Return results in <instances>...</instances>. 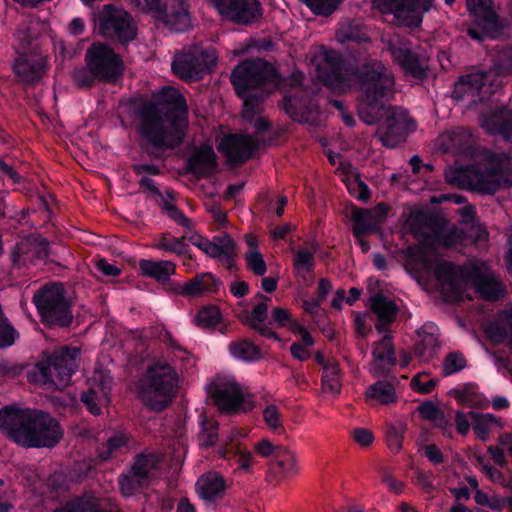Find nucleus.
I'll return each instance as SVG.
<instances>
[{
  "instance_id": "f257e3e1",
  "label": "nucleus",
  "mask_w": 512,
  "mask_h": 512,
  "mask_svg": "<svg viewBox=\"0 0 512 512\" xmlns=\"http://www.w3.org/2000/svg\"><path fill=\"white\" fill-rule=\"evenodd\" d=\"M315 78L335 93L359 89L358 115L366 124H374L383 117L377 130L383 145L393 148L402 143L416 129L406 111L386 106L394 95L395 80L392 72L378 60H369L358 70L346 67L338 53L318 47L311 59Z\"/></svg>"
},
{
  "instance_id": "4d7b16f0",
  "label": "nucleus",
  "mask_w": 512,
  "mask_h": 512,
  "mask_svg": "<svg viewBox=\"0 0 512 512\" xmlns=\"http://www.w3.org/2000/svg\"><path fill=\"white\" fill-rule=\"evenodd\" d=\"M466 366V359L460 352H451L447 354L442 364V373L449 376L458 373Z\"/></svg>"
},
{
  "instance_id": "e2e57ef3",
  "label": "nucleus",
  "mask_w": 512,
  "mask_h": 512,
  "mask_svg": "<svg viewBox=\"0 0 512 512\" xmlns=\"http://www.w3.org/2000/svg\"><path fill=\"white\" fill-rule=\"evenodd\" d=\"M17 337V332L3 316L0 321V347L11 346Z\"/></svg>"
},
{
  "instance_id": "5701e85b",
  "label": "nucleus",
  "mask_w": 512,
  "mask_h": 512,
  "mask_svg": "<svg viewBox=\"0 0 512 512\" xmlns=\"http://www.w3.org/2000/svg\"><path fill=\"white\" fill-rule=\"evenodd\" d=\"M47 256V243L38 236L31 235L21 239L12 252V263L15 267L21 268L32 263L35 259Z\"/></svg>"
},
{
  "instance_id": "cd10ccee",
  "label": "nucleus",
  "mask_w": 512,
  "mask_h": 512,
  "mask_svg": "<svg viewBox=\"0 0 512 512\" xmlns=\"http://www.w3.org/2000/svg\"><path fill=\"white\" fill-rule=\"evenodd\" d=\"M239 435L238 431L232 430L227 437V441L223 447H220L218 453L222 458H236L238 469L249 472L253 466L254 458L250 451L242 449L238 444H234L236 437Z\"/></svg>"
},
{
  "instance_id": "7ed1b4c3",
  "label": "nucleus",
  "mask_w": 512,
  "mask_h": 512,
  "mask_svg": "<svg viewBox=\"0 0 512 512\" xmlns=\"http://www.w3.org/2000/svg\"><path fill=\"white\" fill-rule=\"evenodd\" d=\"M405 226L419 240V245L408 248L406 268L420 280L435 276L436 267L446 261H440L437 249L439 246L455 247L475 242L469 238V232L463 227H454L446 232L431 234L427 216L422 212H412Z\"/></svg>"
},
{
  "instance_id": "774afa93",
  "label": "nucleus",
  "mask_w": 512,
  "mask_h": 512,
  "mask_svg": "<svg viewBox=\"0 0 512 512\" xmlns=\"http://www.w3.org/2000/svg\"><path fill=\"white\" fill-rule=\"evenodd\" d=\"M279 448H282V446H274L268 439H261L254 444V451L264 458L273 456L274 459Z\"/></svg>"
},
{
  "instance_id": "a878e982",
  "label": "nucleus",
  "mask_w": 512,
  "mask_h": 512,
  "mask_svg": "<svg viewBox=\"0 0 512 512\" xmlns=\"http://www.w3.org/2000/svg\"><path fill=\"white\" fill-rule=\"evenodd\" d=\"M396 358L394 354L391 337L385 335L377 342L373 349V361L370 371L374 376H381L386 369L395 364Z\"/></svg>"
},
{
  "instance_id": "5fc2aeb1",
  "label": "nucleus",
  "mask_w": 512,
  "mask_h": 512,
  "mask_svg": "<svg viewBox=\"0 0 512 512\" xmlns=\"http://www.w3.org/2000/svg\"><path fill=\"white\" fill-rule=\"evenodd\" d=\"M200 423L201 431L198 435L200 446H212L216 442L218 437L217 423L212 419H207L205 416H202V420Z\"/></svg>"
},
{
  "instance_id": "0eeeda50",
  "label": "nucleus",
  "mask_w": 512,
  "mask_h": 512,
  "mask_svg": "<svg viewBox=\"0 0 512 512\" xmlns=\"http://www.w3.org/2000/svg\"><path fill=\"white\" fill-rule=\"evenodd\" d=\"M231 82L237 95L244 102V116L249 118L260 110V98L270 92L268 86H275L277 76L274 68L262 59L246 60L231 74Z\"/></svg>"
},
{
  "instance_id": "338daca9",
  "label": "nucleus",
  "mask_w": 512,
  "mask_h": 512,
  "mask_svg": "<svg viewBox=\"0 0 512 512\" xmlns=\"http://www.w3.org/2000/svg\"><path fill=\"white\" fill-rule=\"evenodd\" d=\"M415 484L427 494H430L434 491L435 486L433 483V476L430 472H425L422 470H417L415 472Z\"/></svg>"
},
{
  "instance_id": "9d476101",
  "label": "nucleus",
  "mask_w": 512,
  "mask_h": 512,
  "mask_svg": "<svg viewBox=\"0 0 512 512\" xmlns=\"http://www.w3.org/2000/svg\"><path fill=\"white\" fill-rule=\"evenodd\" d=\"M498 61L499 63L485 74L475 72L462 76L454 86L453 96L463 99L474 98L482 90H485V93H492L494 87H498L501 83L496 77L512 74V49H505L498 56Z\"/></svg>"
},
{
  "instance_id": "393cba45",
  "label": "nucleus",
  "mask_w": 512,
  "mask_h": 512,
  "mask_svg": "<svg viewBox=\"0 0 512 512\" xmlns=\"http://www.w3.org/2000/svg\"><path fill=\"white\" fill-rule=\"evenodd\" d=\"M482 127L490 134L501 135L512 141V111L504 108L495 109L482 118Z\"/></svg>"
},
{
  "instance_id": "b1692460",
  "label": "nucleus",
  "mask_w": 512,
  "mask_h": 512,
  "mask_svg": "<svg viewBox=\"0 0 512 512\" xmlns=\"http://www.w3.org/2000/svg\"><path fill=\"white\" fill-rule=\"evenodd\" d=\"M388 207L380 203L374 209H355L352 213L353 234L357 239L374 232L384 221Z\"/></svg>"
},
{
  "instance_id": "9b49d317",
  "label": "nucleus",
  "mask_w": 512,
  "mask_h": 512,
  "mask_svg": "<svg viewBox=\"0 0 512 512\" xmlns=\"http://www.w3.org/2000/svg\"><path fill=\"white\" fill-rule=\"evenodd\" d=\"M207 392L222 411L240 413L253 408V399L234 375H216L207 387Z\"/></svg>"
},
{
  "instance_id": "412c9836",
  "label": "nucleus",
  "mask_w": 512,
  "mask_h": 512,
  "mask_svg": "<svg viewBox=\"0 0 512 512\" xmlns=\"http://www.w3.org/2000/svg\"><path fill=\"white\" fill-rule=\"evenodd\" d=\"M389 50L394 61L403 69L405 74L414 78L425 75V64L410 48V43L399 35H393L389 40Z\"/></svg>"
},
{
  "instance_id": "ddd939ff",
  "label": "nucleus",
  "mask_w": 512,
  "mask_h": 512,
  "mask_svg": "<svg viewBox=\"0 0 512 512\" xmlns=\"http://www.w3.org/2000/svg\"><path fill=\"white\" fill-rule=\"evenodd\" d=\"M33 302L45 324L68 326L71 323L72 313L61 284L54 283L43 287L34 295Z\"/></svg>"
},
{
  "instance_id": "f3484780",
  "label": "nucleus",
  "mask_w": 512,
  "mask_h": 512,
  "mask_svg": "<svg viewBox=\"0 0 512 512\" xmlns=\"http://www.w3.org/2000/svg\"><path fill=\"white\" fill-rule=\"evenodd\" d=\"M135 7L154 13L174 31H184L191 23L186 0H172L167 10L162 9L161 0H129Z\"/></svg>"
},
{
  "instance_id": "49530a36",
  "label": "nucleus",
  "mask_w": 512,
  "mask_h": 512,
  "mask_svg": "<svg viewBox=\"0 0 512 512\" xmlns=\"http://www.w3.org/2000/svg\"><path fill=\"white\" fill-rule=\"evenodd\" d=\"M491 0H467L468 10L485 26L496 25V15L490 7Z\"/></svg>"
},
{
  "instance_id": "de8ad7c7",
  "label": "nucleus",
  "mask_w": 512,
  "mask_h": 512,
  "mask_svg": "<svg viewBox=\"0 0 512 512\" xmlns=\"http://www.w3.org/2000/svg\"><path fill=\"white\" fill-rule=\"evenodd\" d=\"M54 512H103L99 507L98 499L93 496H84L67 502Z\"/></svg>"
},
{
  "instance_id": "09e8293b",
  "label": "nucleus",
  "mask_w": 512,
  "mask_h": 512,
  "mask_svg": "<svg viewBox=\"0 0 512 512\" xmlns=\"http://www.w3.org/2000/svg\"><path fill=\"white\" fill-rule=\"evenodd\" d=\"M453 395L460 405L466 407H480L485 408L488 406V402L477 393L476 389L472 385H467L460 389H455Z\"/></svg>"
},
{
  "instance_id": "13d9d810",
  "label": "nucleus",
  "mask_w": 512,
  "mask_h": 512,
  "mask_svg": "<svg viewBox=\"0 0 512 512\" xmlns=\"http://www.w3.org/2000/svg\"><path fill=\"white\" fill-rule=\"evenodd\" d=\"M474 500L480 506H486L495 511L503 510L504 497L496 493L488 495L481 489H477L474 494Z\"/></svg>"
},
{
  "instance_id": "1a4fd4ad",
  "label": "nucleus",
  "mask_w": 512,
  "mask_h": 512,
  "mask_svg": "<svg viewBox=\"0 0 512 512\" xmlns=\"http://www.w3.org/2000/svg\"><path fill=\"white\" fill-rule=\"evenodd\" d=\"M40 25L35 18H25L14 34L17 41L16 50L22 54L14 64V71L25 82L40 79L46 69L47 61L42 53H26L31 41L38 37Z\"/></svg>"
},
{
  "instance_id": "ea45409f",
  "label": "nucleus",
  "mask_w": 512,
  "mask_h": 512,
  "mask_svg": "<svg viewBox=\"0 0 512 512\" xmlns=\"http://www.w3.org/2000/svg\"><path fill=\"white\" fill-rule=\"evenodd\" d=\"M341 370L335 361H328L323 368L322 389L325 393L338 395L341 391Z\"/></svg>"
},
{
  "instance_id": "a211bd4d",
  "label": "nucleus",
  "mask_w": 512,
  "mask_h": 512,
  "mask_svg": "<svg viewBox=\"0 0 512 512\" xmlns=\"http://www.w3.org/2000/svg\"><path fill=\"white\" fill-rule=\"evenodd\" d=\"M99 33L107 38H116L120 42L132 40L136 35L135 25L130 15L121 8L106 5L97 21Z\"/></svg>"
},
{
  "instance_id": "72a5a7b5",
  "label": "nucleus",
  "mask_w": 512,
  "mask_h": 512,
  "mask_svg": "<svg viewBox=\"0 0 512 512\" xmlns=\"http://www.w3.org/2000/svg\"><path fill=\"white\" fill-rule=\"evenodd\" d=\"M370 308L377 315L381 324L376 325V328L382 332L384 325L394 321L397 313V305L388 297L381 294H375L370 299Z\"/></svg>"
},
{
  "instance_id": "c756f323",
  "label": "nucleus",
  "mask_w": 512,
  "mask_h": 512,
  "mask_svg": "<svg viewBox=\"0 0 512 512\" xmlns=\"http://www.w3.org/2000/svg\"><path fill=\"white\" fill-rule=\"evenodd\" d=\"M139 269L144 276L153 278L159 283H166L171 275L175 274L176 264L168 260L141 259Z\"/></svg>"
},
{
  "instance_id": "bf43d9fd",
  "label": "nucleus",
  "mask_w": 512,
  "mask_h": 512,
  "mask_svg": "<svg viewBox=\"0 0 512 512\" xmlns=\"http://www.w3.org/2000/svg\"><path fill=\"white\" fill-rule=\"evenodd\" d=\"M316 15L328 16L337 8L340 0H300Z\"/></svg>"
},
{
  "instance_id": "2eb2a0df",
  "label": "nucleus",
  "mask_w": 512,
  "mask_h": 512,
  "mask_svg": "<svg viewBox=\"0 0 512 512\" xmlns=\"http://www.w3.org/2000/svg\"><path fill=\"white\" fill-rule=\"evenodd\" d=\"M373 6L382 14L392 15L399 25L418 27L432 0H373Z\"/></svg>"
},
{
  "instance_id": "0e129e2a",
  "label": "nucleus",
  "mask_w": 512,
  "mask_h": 512,
  "mask_svg": "<svg viewBox=\"0 0 512 512\" xmlns=\"http://www.w3.org/2000/svg\"><path fill=\"white\" fill-rule=\"evenodd\" d=\"M73 79L80 87L91 86L98 77L87 66L86 68L75 69L73 72Z\"/></svg>"
},
{
  "instance_id": "473e14b6",
  "label": "nucleus",
  "mask_w": 512,
  "mask_h": 512,
  "mask_svg": "<svg viewBox=\"0 0 512 512\" xmlns=\"http://www.w3.org/2000/svg\"><path fill=\"white\" fill-rule=\"evenodd\" d=\"M486 332L494 342H503L507 339L512 351V308L503 311L494 322L488 325Z\"/></svg>"
},
{
  "instance_id": "aec40b11",
  "label": "nucleus",
  "mask_w": 512,
  "mask_h": 512,
  "mask_svg": "<svg viewBox=\"0 0 512 512\" xmlns=\"http://www.w3.org/2000/svg\"><path fill=\"white\" fill-rule=\"evenodd\" d=\"M207 2L220 16L238 24H250L262 16V8L258 0H207Z\"/></svg>"
},
{
  "instance_id": "c9c22d12",
  "label": "nucleus",
  "mask_w": 512,
  "mask_h": 512,
  "mask_svg": "<svg viewBox=\"0 0 512 512\" xmlns=\"http://www.w3.org/2000/svg\"><path fill=\"white\" fill-rule=\"evenodd\" d=\"M270 468L279 473L281 477L294 476L298 472L295 454L285 447L279 448L270 463Z\"/></svg>"
},
{
  "instance_id": "a18cd8bd",
  "label": "nucleus",
  "mask_w": 512,
  "mask_h": 512,
  "mask_svg": "<svg viewBox=\"0 0 512 512\" xmlns=\"http://www.w3.org/2000/svg\"><path fill=\"white\" fill-rule=\"evenodd\" d=\"M129 437L126 433L118 431L108 437L106 443L99 448V456L106 460L122 452L128 445Z\"/></svg>"
},
{
  "instance_id": "20e7f679",
  "label": "nucleus",
  "mask_w": 512,
  "mask_h": 512,
  "mask_svg": "<svg viewBox=\"0 0 512 512\" xmlns=\"http://www.w3.org/2000/svg\"><path fill=\"white\" fill-rule=\"evenodd\" d=\"M0 429L23 447H53L63 435L59 423L49 414L15 406L0 409Z\"/></svg>"
},
{
  "instance_id": "8fccbe9b",
  "label": "nucleus",
  "mask_w": 512,
  "mask_h": 512,
  "mask_svg": "<svg viewBox=\"0 0 512 512\" xmlns=\"http://www.w3.org/2000/svg\"><path fill=\"white\" fill-rule=\"evenodd\" d=\"M263 420L268 429L276 434H282L284 427L282 424V412L275 404H269L263 410Z\"/></svg>"
},
{
  "instance_id": "f704fd0d",
  "label": "nucleus",
  "mask_w": 512,
  "mask_h": 512,
  "mask_svg": "<svg viewBox=\"0 0 512 512\" xmlns=\"http://www.w3.org/2000/svg\"><path fill=\"white\" fill-rule=\"evenodd\" d=\"M196 489L200 498L212 501L221 496L224 490V481L216 473H207L198 479Z\"/></svg>"
},
{
  "instance_id": "f03ea898",
  "label": "nucleus",
  "mask_w": 512,
  "mask_h": 512,
  "mask_svg": "<svg viewBox=\"0 0 512 512\" xmlns=\"http://www.w3.org/2000/svg\"><path fill=\"white\" fill-rule=\"evenodd\" d=\"M165 104L134 102L132 108L140 122V133L157 148L178 145L187 125V105L184 97L174 88L163 89Z\"/></svg>"
},
{
  "instance_id": "dca6fc26",
  "label": "nucleus",
  "mask_w": 512,
  "mask_h": 512,
  "mask_svg": "<svg viewBox=\"0 0 512 512\" xmlns=\"http://www.w3.org/2000/svg\"><path fill=\"white\" fill-rule=\"evenodd\" d=\"M188 240L192 245L199 248L210 258L217 260L225 268L231 270L235 267L238 248L234 239L229 234L223 233L208 239L199 233L193 232L188 236Z\"/></svg>"
},
{
  "instance_id": "3c124183",
  "label": "nucleus",
  "mask_w": 512,
  "mask_h": 512,
  "mask_svg": "<svg viewBox=\"0 0 512 512\" xmlns=\"http://www.w3.org/2000/svg\"><path fill=\"white\" fill-rule=\"evenodd\" d=\"M118 482L124 496H132L146 486V482L137 477L131 469L127 474L121 475Z\"/></svg>"
},
{
  "instance_id": "4468645a",
  "label": "nucleus",
  "mask_w": 512,
  "mask_h": 512,
  "mask_svg": "<svg viewBox=\"0 0 512 512\" xmlns=\"http://www.w3.org/2000/svg\"><path fill=\"white\" fill-rule=\"evenodd\" d=\"M216 56L212 49L194 46L175 55L172 70L183 80H197L215 64Z\"/></svg>"
},
{
  "instance_id": "58836bf2",
  "label": "nucleus",
  "mask_w": 512,
  "mask_h": 512,
  "mask_svg": "<svg viewBox=\"0 0 512 512\" xmlns=\"http://www.w3.org/2000/svg\"><path fill=\"white\" fill-rule=\"evenodd\" d=\"M461 227L469 232V238L475 242L486 241L487 231L475 221V209L472 206H465L460 210Z\"/></svg>"
},
{
  "instance_id": "4c0bfd02",
  "label": "nucleus",
  "mask_w": 512,
  "mask_h": 512,
  "mask_svg": "<svg viewBox=\"0 0 512 512\" xmlns=\"http://www.w3.org/2000/svg\"><path fill=\"white\" fill-rule=\"evenodd\" d=\"M365 396L368 402H377L380 404H390L397 399L394 386L387 381H379L369 386Z\"/></svg>"
},
{
  "instance_id": "c85d7f7f",
  "label": "nucleus",
  "mask_w": 512,
  "mask_h": 512,
  "mask_svg": "<svg viewBox=\"0 0 512 512\" xmlns=\"http://www.w3.org/2000/svg\"><path fill=\"white\" fill-rule=\"evenodd\" d=\"M111 379H104L101 384L91 386L88 391L82 394L81 400L88 411L93 415H99L101 408L109 403Z\"/></svg>"
},
{
  "instance_id": "69168bd1",
  "label": "nucleus",
  "mask_w": 512,
  "mask_h": 512,
  "mask_svg": "<svg viewBox=\"0 0 512 512\" xmlns=\"http://www.w3.org/2000/svg\"><path fill=\"white\" fill-rule=\"evenodd\" d=\"M381 481L387 486L389 492L399 495L403 493L405 484L397 480L389 470L381 469Z\"/></svg>"
},
{
  "instance_id": "864d4df0",
  "label": "nucleus",
  "mask_w": 512,
  "mask_h": 512,
  "mask_svg": "<svg viewBox=\"0 0 512 512\" xmlns=\"http://www.w3.org/2000/svg\"><path fill=\"white\" fill-rule=\"evenodd\" d=\"M344 183L349 193L361 201H367L370 197V190L368 186L360 180L356 174L347 175L343 178Z\"/></svg>"
},
{
  "instance_id": "39448f33",
  "label": "nucleus",
  "mask_w": 512,
  "mask_h": 512,
  "mask_svg": "<svg viewBox=\"0 0 512 512\" xmlns=\"http://www.w3.org/2000/svg\"><path fill=\"white\" fill-rule=\"evenodd\" d=\"M435 280L442 294L450 301H459L469 287L486 300H497L503 296L501 283L491 273L484 272L474 264L463 267L452 263H442L436 267Z\"/></svg>"
},
{
  "instance_id": "a19ab883",
  "label": "nucleus",
  "mask_w": 512,
  "mask_h": 512,
  "mask_svg": "<svg viewBox=\"0 0 512 512\" xmlns=\"http://www.w3.org/2000/svg\"><path fill=\"white\" fill-rule=\"evenodd\" d=\"M228 350L232 357L242 361H255L261 356L259 348L247 339H238L231 342Z\"/></svg>"
},
{
  "instance_id": "680f3d73",
  "label": "nucleus",
  "mask_w": 512,
  "mask_h": 512,
  "mask_svg": "<svg viewBox=\"0 0 512 512\" xmlns=\"http://www.w3.org/2000/svg\"><path fill=\"white\" fill-rule=\"evenodd\" d=\"M245 259L247 262L248 268L257 276H263L266 271V263L262 254L259 250L247 251L245 254Z\"/></svg>"
},
{
  "instance_id": "bb28decb",
  "label": "nucleus",
  "mask_w": 512,
  "mask_h": 512,
  "mask_svg": "<svg viewBox=\"0 0 512 512\" xmlns=\"http://www.w3.org/2000/svg\"><path fill=\"white\" fill-rule=\"evenodd\" d=\"M216 154L210 145L195 148L188 159V169L197 176H205L216 167Z\"/></svg>"
},
{
  "instance_id": "6ab92c4d",
  "label": "nucleus",
  "mask_w": 512,
  "mask_h": 512,
  "mask_svg": "<svg viewBox=\"0 0 512 512\" xmlns=\"http://www.w3.org/2000/svg\"><path fill=\"white\" fill-rule=\"evenodd\" d=\"M86 64L99 81H113L123 70L121 59L104 44H93L86 52Z\"/></svg>"
},
{
  "instance_id": "f8f14e48",
  "label": "nucleus",
  "mask_w": 512,
  "mask_h": 512,
  "mask_svg": "<svg viewBox=\"0 0 512 512\" xmlns=\"http://www.w3.org/2000/svg\"><path fill=\"white\" fill-rule=\"evenodd\" d=\"M78 355L77 348H61L55 351L47 360L37 364L35 381L55 389L66 387L77 369Z\"/></svg>"
},
{
  "instance_id": "603ef678",
  "label": "nucleus",
  "mask_w": 512,
  "mask_h": 512,
  "mask_svg": "<svg viewBox=\"0 0 512 512\" xmlns=\"http://www.w3.org/2000/svg\"><path fill=\"white\" fill-rule=\"evenodd\" d=\"M221 320V313L216 306H207L200 309L195 316V323L202 328H210L217 325Z\"/></svg>"
},
{
  "instance_id": "052dcab7",
  "label": "nucleus",
  "mask_w": 512,
  "mask_h": 512,
  "mask_svg": "<svg viewBox=\"0 0 512 512\" xmlns=\"http://www.w3.org/2000/svg\"><path fill=\"white\" fill-rule=\"evenodd\" d=\"M437 381L427 373L415 375L410 382L412 389L421 394H428L436 387Z\"/></svg>"
},
{
  "instance_id": "37998d69",
  "label": "nucleus",
  "mask_w": 512,
  "mask_h": 512,
  "mask_svg": "<svg viewBox=\"0 0 512 512\" xmlns=\"http://www.w3.org/2000/svg\"><path fill=\"white\" fill-rule=\"evenodd\" d=\"M158 464L159 458L154 454L139 455L135 459L131 470L137 477L145 481L147 485L150 479L154 476V471L156 470Z\"/></svg>"
},
{
  "instance_id": "2f4dec72",
  "label": "nucleus",
  "mask_w": 512,
  "mask_h": 512,
  "mask_svg": "<svg viewBox=\"0 0 512 512\" xmlns=\"http://www.w3.org/2000/svg\"><path fill=\"white\" fill-rule=\"evenodd\" d=\"M435 331L434 326L426 325L418 332L420 340L415 345V353L422 361L432 359L439 349V341L434 333Z\"/></svg>"
},
{
  "instance_id": "e433bc0d",
  "label": "nucleus",
  "mask_w": 512,
  "mask_h": 512,
  "mask_svg": "<svg viewBox=\"0 0 512 512\" xmlns=\"http://www.w3.org/2000/svg\"><path fill=\"white\" fill-rule=\"evenodd\" d=\"M317 249V245L311 243L294 251L293 266L298 275L305 276L313 272Z\"/></svg>"
},
{
  "instance_id": "4be33fe9",
  "label": "nucleus",
  "mask_w": 512,
  "mask_h": 512,
  "mask_svg": "<svg viewBox=\"0 0 512 512\" xmlns=\"http://www.w3.org/2000/svg\"><path fill=\"white\" fill-rule=\"evenodd\" d=\"M258 149V140L247 135L231 134L218 144V150L229 163H242L248 160Z\"/></svg>"
},
{
  "instance_id": "7c9ffc66",
  "label": "nucleus",
  "mask_w": 512,
  "mask_h": 512,
  "mask_svg": "<svg viewBox=\"0 0 512 512\" xmlns=\"http://www.w3.org/2000/svg\"><path fill=\"white\" fill-rule=\"evenodd\" d=\"M439 142L445 151L462 153L470 148L473 139L469 130L458 127L450 132L442 133Z\"/></svg>"
},
{
  "instance_id": "423d86ee",
  "label": "nucleus",
  "mask_w": 512,
  "mask_h": 512,
  "mask_svg": "<svg viewBox=\"0 0 512 512\" xmlns=\"http://www.w3.org/2000/svg\"><path fill=\"white\" fill-rule=\"evenodd\" d=\"M446 180L463 188L493 193L512 184V157L505 153L489 154L483 164L450 169Z\"/></svg>"
},
{
  "instance_id": "6e6d98bb",
  "label": "nucleus",
  "mask_w": 512,
  "mask_h": 512,
  "mask_svg": "<svg viewBox=\"0 0 512 512\" xmlns=\"http://www.w3.org/2000/svg\"><path fill=\"white\" fill-rule=\"evenodd\" d=\"M405 431L406 428L401 423L387 426L386 441L392 452L398 453L401 450Z\"/></svg>"
},
{
  "instance_id": "c03bdc74",
  "label": "nucleus",
  "mask_w": 512,
  "mask_h": 512,
  "mask_svg": "<svg viewBox=\"0 0 512 512\" xmlns=\"http://www.w3.org/2000/svg\"><path fill=\"white\" fill-rule=\"evenodd\" d=\"M469 416L475 434L479 439L483 441H486L491 430L498 426V420L492 414H482L471 411L469 412Z\"/></svg>"
},
{
  "instance_id": "79ce46f5",
  "label": "nucleus",
  "mask_w": 512,
  "mask_h": 512,
  "mask_svg": "<svg viewBox=\"0 0 512 512\" xmlns=\"http://www.w3.org/2000/svg\"><path fill=\"white\" fill-rule=\"evenodd\" d=\"M185 239V236L175 237L170 233H162L155 239L153 247L176 255H183L188 249Z\"/></svg>"
},
{
  "instance_id": "6e6552de",
  "label": "nucleus",
  "mask_w": 512,
  "mask_h": 512,
  "mask_svg": "<svg viewBox=\"0 0 512 512\" xmlns=\"http://www.w3.org/2000/svg\"><path fill=\"white\" fill-rule=\"evenodd\" d=\"M178 382V374L170 364L157 362L140 380L139 397L145 405L161 411L172 401Z\"/></svg>"
}]
</instances>
